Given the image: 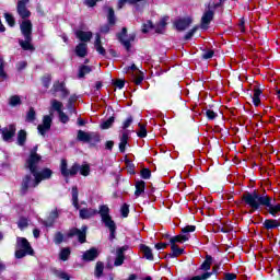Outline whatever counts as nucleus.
<instances>
[{"label":"nucleus","instance_id":"obj_1","mask_svg":"<svg viewBox=\"0 0 280 280\" xmlns=\"http://www.w3.org/2000/svg\"><path fill=\"white\" fill-rule=\"evenodd\" d=\"M243 200L253 211H257L259 207H266L273 218L280 214V203L272 202V198L267 195H259L257 191L246 192L243 195Z\"/></svg>","mask_w":280,"mask_h":280},{"label":"nucleus","instance_id":"obj_2","mask_svg":"<svg viewBox=\"0 0 280 280\" xmlns=\"http://www.w3.org/2000/svg\"><path fill=\"white\" fill-rule=\"evenodd\" d=\"M98 214L101 215V220L105 224L106 229H109V240H115V231H117V225L110 217V209L108 206H101Z\"/></svg>","mask_w":280,"mask_h":280},{"label":"nucleus","instance_id":"obj_3","mask_svg":"<svg viewBox=\"0 0 280 280\" xmlns=\"http://www.w3.org/2000/svg\"><path fill=\"white\" fill-rule=\"evenodd\" d=\"M27 255H34V249L32 245L25 237H18L16 238V249H15V257L16 259H23V257H27Z\"/></svg>","mask_w":280,"mask_h":280},{"label":"nucleus","instance_id":"obj_4","mask_svg":"<svg viewBox=\"0 0 280 280\" xmlns=\"http://www.w3.org/2000/svg\"><path fill=\"white\" fill-rule=\"evenodd\" d=\"M38 150V147H35L31 153L28 159L26 160L25 167L30 170L31 174L36 173L38 171V164L40 163V155L36 153Z\"/></svg>","mask_w":280,"mask_h":280},{"label":"nucleus","instance_id":"obj_5","mask_svg":"<svg viewBox=\"0 0 280 280\" xmlns=\"http://www.w3.org/2000/svg\"><path fill=\"white\" fill-rule=\"evenodd\" d=\"M135 38H137V35L135 33L128 35V30L126 27H124L121 33L118 34V39L127 51H130V43H133Z\"/></svg>","mask_w":280,"mask_h":280},{"label":"nucleus","instance_id":"obj_6","mask_svg":"<svg viewBox=\"0 0 280 280\" xmlns=\"http://www.w3.org/2000/svg\"><path fill=\"white\" fill-rule=\"evenodd\" d=\"M215 14V11L211 10V3H208L207 10L203 12L201 16V30H209V25L213 21V16Z\"/></svg>","mask_w":280,"mask_h":280},{"label":"nucleus","instance_id":"obj_7","mask_svg":"<svg viewBox=\"0 0 280 280\" xmlns=\"http://www.w3.org/2000/svg\"><path fill=\"white\" fill-rule=\"evenodd\" d=\"M38 179L36 176L26 175L22 180L21 192L27 194V190L38 187Z\"/></svg>","mask_w":280,"mask_h":280},{"label":"nucleus","instance_id":"obj_8","mask_svg":"<svg viewBox=\"0 0 280 280\" xmlns=\"http://www.w3.org/2000/svg\"><path fill=\"white\" fill-rule=\"evenodd\" d=\"M126 73H130L132 81L135 84L139 85L141 82H143V73L139 68H137V65H131L130 67L126 68Z\"/></svg>","mask_w":280,"mask_h":280},{"label":"nucleus","instance_id":"obj_9","mask_svg":"<svg viewBox=\"0 0 280 280\" xmlns=\"http://www.w3.org/2000/svg\"><path fill=\"white\" fill-rule=\"evenodd\" d=\"M88 226L86 225H83L80 229H77V228H73L72 230H70V232L68 233V237H78V241L81 243V244H84V242H86V231H88Z\"/></svg>","mask_w":280,"mask_h":280},{"label":"nucleus","instance_id":"obj_10","mask_svg":"<svg viewBox=\"0 0 280 280\" xmlns=\"http://www.w3.org/2000/svg\"><path fill=\"white\" fill-rule=\"evenodd\" d=\"M78 141H82L83 143H91V141L100 142V136L93 132H85L83 130H79L77 133Z\"/></svg>","mask_w":280,"mask_h":280},{"label":"nucleus","instance_id":"obj_11","mask_svg":"<svg viewBox=\"0 0 280 280\" xmlns=\"http://www.w3.org/2000/svg\"><path fill=\"white\" fill-rule=\"evenodd\" d=\"M60 171L62 176H75L80 172V165L74 164L70 168H67V160H61Z\"/></svg>","mask_w":280,"mask_h":280},{"label":"nucleus","instance_id":"obj_12","mask_svg":"<svg viewBox=\"0 0 280 280\" xmlns=\"http://www.w3.org/2000/svg\"><path fill=\"white\" fill-rule=\"evenodd\" d=\"M51 116L46 115L43 118V124L37 126V130L39 132V135H42V137H45V135H47V132H49V130H51Z\"/></svg>","mask_w":280,"mask_h":280},{"label":"nucleus","instance_id":"obj_13","mask_svg":"<svg viewBox=\"0 0 280 280\" xmlns=\"http://www.w3.org/2000/svg\"><path fill=\"white\" fill-rule=\"evenodd\" d=\"M27 3H30V0H19L18 1V14L21 16V19H30L32 13L30 10H27Z\"/></svg>","mask_w":280,"mask_h":280},{"label":"nucleus","instance_id":"obj_14","mask_svg":"<svg viewBox=\"0 0 280 280\" xmlns=\"http://www.w3.org/2000/svg\"><path fill=\"white\" fill-rule=\"evenodd\" d=\"M50 91L55 96H56V93H60V97L62 98L69 95V90H67V88L65 86V83L60 81L55 82Z\"/></svg>","mask_w":280,"mask_h":280},{"label":"nucleus","instance_id":"obj_15","mask_svg":"<svg viewBox=\"0 0 280 280\" xmlns=\"http://www.w3.org/2000/svg\"><path fill=\"white\" fill-rule=\"evenodd\" d=\"M52 174H54V172H51V170H49V168H44L39 172L35 171V173H32V175L37 178L39 185H40V183H43V180H49V178H51Z\"/></svg>","mask_w":280,"mask_h":280},{"label":"nucleus","instance_id":"obj_16","mask_svg":"<svg viewBox=\"0 0 280 280\" xmlns=\"http://www.w3.org/2000/svg\"><path fill=\"white\" fill-rule=\"evenodd\" d=\"M32 21L24 20L20 24L21 34L24 36V38H32Z\"/></svg>","mask_w":280,"mask_h":280},{"label":"nucleus","instance_id":"obj_17","mask_svg":"<svg viewBox=\"0 0 280 280\" xmlns=\"http://www.w3.org/2000/svg\"><path fill=\"white\" fill-rule=\"evenodd\" d=\"M194 23V20L189 16L175 21L174 25L178 32H185L189 25Z\"/></svg>","mask_w":280,"mask_h":280},{"label":"nucleus","instance_id":"obj_18","mask_svg":"<svg viewBox=\"0 0 280 280\" xmlns=\"http://www.w3.org/2000/svg\"><path fill=\"white\" fill-rule=\"evenodd\" d=\"M100 257V252L97 248L92 247L89 250H85L82 255V260L83 261H95V258Z\"/></svg>","mask_w":280,"mask_h":280},{"label":"nucleus","instance_id":"obj_19","mask_svg":"<svg viewBox=\"0 0 280 280\" xmlns=\"http://www.w3.org/2000/svg\"><path fill=\"white\" fill-rule=\"evenodd\" d=\"M14 135H16V127L14 125H10L9 127L2 129L3 141H12Z\"/></svg>","mask_w":280,"mask_h":280},{"label":"nucleus","instance_id":"obj_20","mask_svg":"<svg viewBox=\"0 0 280 280\" xmlns=\"http://www.w3.org/2000/svg\"><path fill=\"white\" fill-rule=\"evenodd\" d=\"M93 215H97V210L93 208H82L79 210V218H81V220H89L93 218Z\"/></svg>","mask_w":280,"mask_h":280},{"label":"nucleus","instance_id":"obj_21","mask_svg":"<svg viewBox=\"0 0 280 280\" xmlns=\"http://www.w3.org/2000/svg\"><path fill=\"white\" fill-rule=\"evenodd\" d=\"M60 215V212L58 211L57 208L52 209L47 218L46 221H44L45 226H54V223L56 220H58Z\"/></svg>","mask_w":280,"mask_h":280},{"label":"nucleus","instance_id":"obj_22","mask_svg":"<svg viewBox=\"0 0 280 280\" xmlns=\"http://www.w3.org/2000/svg\"><path fill=\"white\" fill-rule=\"evenodd\" d=\"M128 139H130V131L128 130L121 131L120 142H119L120 152H126V145H128Z\"/></svg>","mask_w":280,"mask_h":280},{"label":"nucleus","instance_id":"obj_23","mask_svg":"<svg viewBox=\"0 0 280 280\" xmlns=\"http://www.w3.org/2000/svg\"><path fill=\"white\" fill-rule=\"evenodd\" d=\"M262 226L264 229H266L267 231H272L273 229H279L280 226V220H275V219H266L262 222Z\"/></svg>","mask_w":280,"mask_h":280},{"label":"nucleus","instance_id":"obj_24","mask_svg":"<svg viewBox=\"0 0 280 280\" xmlns=\"http://www.w3.org/2000/svg\"><path fill=\"white\" fill-rule=\"evenodd\" d=\"M167 21H170L168 16L163 18L156 25H153L155 34H164L165 27L167 26Z\"/></svg>","mask_w":280,"mask_h":280},{"label":"nucleus","instance_id":"obj_25","mask_svg":"<svg viewBox=\"0 0 280 280\" xmlns=\"http://www.w3.org/2000/svg\"><path fill=\"white\" fill-rule=\"evenodd\" d=\"M185 242H189V234H179L170 240L171 246H174V244H185Z\"/></svg>","mask_w":280,"mask_h":280},{"label":"nucleus","instance_id":"obj_26","mask_svg":"<svg viewBox=\"0 0 280 280\" xmlns=\"http://www.w3.org/2000/svg\"><path fill=\"white\" fill-rule=\"evenodd\" d=\"M75 36L82 43H89V40H91V38H93V33L92 32H84V31H77Z\"/></svg>","mask_w":280,"mask_h":280},{"label":"nucleus","instance_id":"obj_27","mask_svg":"<svg viewBox=\"0 0 280 280\" xmlns=\"http://www.w3.org/2000/svg\"><path fill=\"white\" fill-rule=\"evenodd\" d=\"M19 45L24 51H34V45H32V37L19 39Z\"/></svg>","mask_w":280,"mask_h":280},{"label":"nucleus","instance_id":"obj_28","mask_svg":"<svg viewBox=\"0 0 280 280\" xmlns=\"http://www.w3.org/2000/svg\"><path fill=\"white\" fill-rule=\"evenodd\" d=\"M94 47L101 56H106V49L102 46V37L100 34H96L95 36V42H94Z\"/></svg>","mask_w":280,"mask_h":280},{"label":"nucleus","instance_id":"obj_29","mask_svg":"<svg viewBox=\"0 0 280 280\" xmlns=\"http://www.w3.org/2000/svg\"><path fill=\"white\" fill-rule=\"evenodd\" d=\"M140 250L143 253L145 259L149 261H154V254H152V248H150L148 245H140Z\"/></svg>","mask_w":280,"mask_h":280},{"label":"nucleus","instance_id":"obj_30","mask_svg":"<svg viewBox=\"0 0 280 280\" xmlns=\"http://www.w3.org/2000/svg\"><path fill=\"white\" fill-rule=\"evenodd\" d=\"M211 264H213V257L207 255L199 269L203 270V272H208V270H211Z\"/></svg>","mask_w":280,"mask_h":280},{"label":"nucleus","instance_id":"obj_31","mask_svg":"<svg viewBox=\"0 0 280 280\" xmlns=\"http://www.w3.org/2000/svg\"><path fill=\"white\" fill-rule=\"evenodd\" d=\"M75 54H77V56H79V58H84L86 56V44L80 43L75 47Z\"/></svg>","mask_w":280,"mask_h":280},{"label":"nucleus","instance_id":"obj_32","mask_svg":"<svg viewBox=\"0 0 280 280\" xmlns=\"http://www.w3.org/2000/svg\"><path fill=\"white\" fill-rule=\"evenodd\" d=\"M143 191H145V182L140 180L136 183V191H135V196L136 198H139V196H141V194H143Z\"/></svg>","mask_w":280,"mask_h":280},{"label":"nucleus","instance_id":"obj_33","mask_svg":"<svg viewBox=\"0 0 280 280\" xmlns=\"http://www.w3.org/2000/svg\"><path fill=\"white\" fill-rule=\"evenodd\" d=\"M171 249H172L171 257H179V255H183V253H185V249L179 248V246L176 244L171 245Z\"/></svg>","mask_w":280,"mask_h":280},{"label":"nucleus","instance_id":"obj_34","mask_svg":"<svg viewBox=\"0 0 280 280\" xmlns=\"http://www.w3.org/2000/svg\"><path fill=\"white\" fill-rule=\"evenodd\" d=\"M78 195H79L78 187H72V205L75 209H80Z\"/></svg>","mask_w":280,"mask_h":280},{"label":"nucleus","instance_id":"obj_35","mask_svg":"<svg viewBox=\"0 0 280 280\" xmlns=\"http://www.w3.org/2000/svg\"><path fill=\"white\" fill-rule=\"evenodd\" d=\"M26 140H27V132H25V130H20L18 133L19 145H25Z\"/></svg>","mask_w":280,"mask_h":280},{"label":"nucleus","instance_id":"obj_36","mask_svg":"<svg viewBox=\"0 0 280 280\" xmlns=\"http://www.w3.org/2000/svg\"><path fill=\"white\" fill-rule=\"evenodd\" d=\"M261 95V90L259 89H255L254 90V96H253V104L255 106H259V104H261V100L259 98V96Z\"/></svg>","mask_w":280,"mask_h":280},{"label":"nucleus","instance_id":"obj_37","mask_svg":"<svg viewBox=\"0 0 280 280\" xmlns=\"http://www.w3.org/2000/svg\"><path fill=\"white\" fill-rule=\"evenodd\" d=\"M54 275H55V277H57V279L71 280V276H69V273H67L62 270H55Z\"/></svg>","mask_w":280,"mask_h":280},{"label":"nucleus","instance_id":"obj_38","mask_svg":"<svg viewBox=\"0 0 280 280\" xmlns=\"http://www.w3.org/2000/svg\"><path fill=\"white\" fill-rule=\"evenodd\" d=\"M51 108L56 112L61 113L62 112V102L58 100L50 101Z\"/></svg>","mask_w":280,"mask_h":280},{"label":"nucleus","instance_id":"obj_39","mask_svg":"<svg viewBox=\"0 0 280 280\" xmlns=\"http://www.w3.org/2000/svg\"><path fill=\"white\" fill-rule=\"evenodd\" d=\"M69 255H71V249H69V247L62 248L59 254V259H61V261H67Z\"/></svg>","mask_w":280,"mask_h":280},{"label":"nucleus","instance_id":"obj_40","mask_svg":"<svg viewBox=\"0 0 280 280\" xmlns=\"http://www.w3.org/2000/svg\"><path fill=\"white\" fill-rule=\"evenodd\" d=\"M103 273H104V262L98 261L96 262V267H95V277L100 279V277H102Z\"/></svg>","mask_w":280,"mask_h":280},{"label":"nucleus","instance_id":"obj_41","mask_svg":"<svg viewBox=\"0 0 280 280\" xmlns=\"http://www.w3.org/2000/svg\"><path fill=\"white\" fill-rule=\"evenodd\" d=\"M143 0H119L117 8L118 10H121V8H124V5H126V3H130L131 5H135V3H139Z\"/></svg>","mask_w":280,"mask_h":280},{"label":"nucleus","instance_id":"obj_42","mask_svg":"<svg viewBox=\"0 0 280 280\" xmlns=\"http://www.w3.org/2000/svg\"><path fill=\"white\" fill-rule=\"evenodd\" d=\"M113 124H115V117L112 116L107 120H105L103 124H101V128L102 130H108V128H110Z\"/></svg>","mask_w":280,"mask_h":280},{"label":"nucleus","instance_id":"obj_43","mask_svg":"<svg viewBox=\"0 0 280 280\" xmlns=\"http://www.w3.org/2000/svg\"><path fill=\"white\" fill-rule=\"evenodd\" d=\"M150 30H154V24L152 23V21L149 20L142 24V33L148 34Z\"/></svg>","mask_w":280,"mask_h":280},{"label":"nucleus","instance_id":"obj_44","mask_svg":"<svg viewBox=\"0 0 280 280\" xmlns=\"http://www.w3.org/2000/svg\"><path fill=\"white\" fill-rule=\"evenodd\" d=\"M107 12H108L107 21L109 25H115V10H113V8H108Z\"/></svg>","mask_w":280,"mask_h":280},{"label":"nucleus","instance_id":"obj_45","mask_svg":"<svg viewBox=\"0 0 280 280\" xmlns=\"http://www.w3.org/2000/svg\"><path fill=\"white\" fill-rule=\"evenodd\" d=\"M91 71V67L89 66H82L79 69V78H84V75H89V72Z\"/></svg>","mask_w":280,"mask_h":280},{"label":"nucleus","instance_id":"obj_46","mask_svg":"<svg viewBox=\"0 0 280 280\" xmlns=\"http://www.w3.org/2000/svg\"><path fill=\"white\" fill-rule=\"evenodd\" d=\"M79 172L81 176H89V174H91V167L86 164L79 166Z\"/></svg>","mask_w":280,"mask_h":280},{"label":"nucleus","instance_id":"obj_47","mask_svg":"<svg viewBox=\"0 0 280 280\" xmlns=\"http://www.w3.org/2000/svg\"><path fill=\"white\" fill-rule=\"evenodd\" d=\"M213 50H211V49H205L203 51H202V54H201V58L203 59V60H210V58H213Z\"/></svg>","mask_w":280,"mask_h":280},{"label":"nucleus","instance_id":"obj_48","mask_svg":"<svg viewBox=\"0 0 280 280\" xmlns=\"http://www.w3.org/2000/svg\"><path fill=\"white\" fill-rule=\"evenodd\" d=\"M42 84L45 89H49V84H51V75L46 74L42 78Z\"/></svg>","mask_w":280,"mask_h":280},{"label":"nucleus","instance_id":"obj_49","mask_svg":"<svg viewBox=\"0 0 280 280\" xmlns=\"http://www.w3.org/2000/svg\"><path fill=\"white\" fill-rule=\"evenodd\" d=\"M4 19H5L7 23H8V25H10V27H14L16 22L14 21V16H12V14L4 13Z\"/></svg>","mask_w":280,"mask_h":280},{"label":"nucleus","instance_id":"obj_50","mask_svg":"<svg viewBox=\"0 0 280 280\" xmlns=\"http://www.w3.org/2000/svg\"><path fill=\"white\" fill-rule=\"evenodd\" d=\"M36 119V110L33 107L30 108L26 115V121H34Z\"/></svg>","mask_w":280,"mask_h":280},{"label":"nucleus","instance_id":"obj_51","mask_svg":"<svg viewBox=\"0 0 280 280\" xmlns=\"http://www.w3.org/2000/svg\"><path fill=\"white\" fill-rule=\"evenodd\" d=\"M5 63L3 62V59H0V78L2 79V80H5V78L8 77L7 74H5Z\"/></svg>","mask_w":280,"mask_h":280},{"label":"nucleus","instance_id":"obj_52","mask_svg":"<svg viewBox=\"0 0 280 280\" xmlns=\"http://www.w3.org/2000/svg\"><path fill=\"white\" fill-rule=\"evenodd\" d=\"M9 104L10 106H19L21 104V97L18 95L11 96Z\"/></svg>","mask_w":280,"mask_h":280},{"label":"nucleus","instance_id":"obj_53","mask_svg":"<svg viewBox=\"0 0 280 280\" xmlns=\"http://www.w3.org/2000/svg\"><path fill=\"white\" fill-rule=\"evenodd\" d=\"M126 250H128V245H124L122 247H118L116 249V257H125L124 253H126Z\"/></svg>","mask_w":280,"mask_h":280},{"label":"nucleus","instance_id":"obj_54","mask_svg":"<svg viewBox=\"0 0 280 280\" xmlns=\"http://www.w3.org/2000/svg\"><path fill=\"white\" fill-rule=\"evenodd\" d=\"M140 131L138 132V137L141 139L148 137V130H145V127L141 124H139Z\"/></svg>","mask_w":280,"mask_h":280},{"label":"nucleus","instance_id":"obj_55","mask_svg":"<svg viewBox=\"0 0 280 280\" xmlns=\"http://www.w3.org/2000/svg\"><path fill=\"white\" fill-rule=\"evenodd\" d=\"M152 176V172L150 171V168H143L141 171V177L144 178L145 180H148V178H150Z\"/></svg>","mask_w":280,"mask_h":280},{"label":"nucleus","instance_id":"obj_56","mask_svg":"<svg viewBox=\"0 0 280 280\" xmlns=\"http://www.w3.org/2000/svg\"><path fill=\"white\" fill-rule=\"evenodd\" d=\"M196 32H198V26H195L191 31H189L186 35H185V40H190V38L194 37V34H196Z\"/></svg>","mask_w":280,"mask_h":280},{"label":"nucleus","instance_id":"obj_57","mask_svg":"<svg viewBox=\"0 0 280 280\" xmlns=\"http://www.w3.org/2000/svg\"><path fill=\"white\" fill-rule=\"evenodd\" d=\"M59 119L61 121V124H67L69 121V116H67V114H65V112H59Z\"/></svg>","mask_w":280,"mask_h":280},{"label":"nucleus","instance_id":"obj_58","mask_svg":"<svg viewBox=\"0 0 280 280\" xmlns=\"http://www.w3.org/2000/svg\"><path fill=\"white\" fill-rule=\"evenodd\" d=\"M63 240H65V236L62 235V233L58 232L55 235L54 242H55V244H62Z\"/></svg>","mask_w":280,"mask_h":280},{"label":"nucleus","instance_id":"obj_59","mask_svg":"<svg viewBox=\"0 0 280 280\" xmlns=\"http://www.w3.org/2000/svg\"><path fill=\"white\" fill-rule=\"evenodd\" d=\"M124 259H126L125 256H116V259L114 261V266H124Z\"/></svg>","mask_w":280,"mask_h":280},{"label":"nucleus","instance_id":"obj_60","mask_svg":"<svg viewBox=\"0 0 280 280\" xmlns=\"http://www.w3.org/2000/svg\"><path fill=\"white\" fill-rule=\"evenodd\" d=\"M122 218H128V214L130 213V209L128 208V205H124L120 209Z\"/></svg>","mask_w":280,"mask_h":280},{"label":"nucleus","instance_id":"obj_61","mask_svg":"<svg viewBox=\"0 0 280 280\" xmlns=\"http://www.w3.org/2000/svg\"><path fill=\"white\" fill-rule=\"evenodd\" d=\"M27 219H20V221L18 222V226L19 229H21L23 231V229H27Z\"/></svg>","mask_w":280,"mask_h":280},{"label":"nucleus","instance_id":"obj_62","mask_svg":"<svg viewBox=\"0 0 280 280\" xmlns=\"http://www.w3.org/2000/svg\"><path fill=\"white\" fill-rule=\"evenodd\" d=\"M194 231H196V225H188L182 230V233H194Z\"/></svg>","mask_w":280,"mask_h":280},{"label":"nucleus","instance_id":"obj_63","mask_svg":"<svg viewBox=\"0 0 280 280\" xmlns=\"http://www.w3.org/2000/svg\"><path fill=\"white\" fill-rule=\"evenodd\" d=\"M206 116L208 117V119H215V117H218V114H215V112H213L211 109H207Z\"/></svg>","mask_w":280,"mask_h":280},{"label":"nucleus","instance_id":"obj_64","mask_svg":"<svg viewBox=\"0 0 280 280\" xmlns=\"http://www.w3.org/2000/svg\"><path fill=\"white\" fill-rule=\"evenodd\" d=\"M114 85H116L117 89H124V86H126V81L118 79L114 82Z\"/></svg>","mask_w":280,"mask_h":280}]
</instances>
